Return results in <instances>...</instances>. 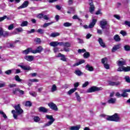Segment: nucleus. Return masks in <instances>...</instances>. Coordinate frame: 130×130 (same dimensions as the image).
Instances as JSON below:
<instances>
[{
  "label": "nucleus",
  "instance_id": "1",
  "mask_svg": "<svg viewBox=\"0 0 130 130\" xmlns=\"http://www.w3.org/2000/svg\"><path fill=\"white\" fill-rule=\"evenodd\" d=\"M117 64L118 66V68L117 69V72H129L130 67H125L123 66H125L126 63L124 60H118L117 61Z\"/></svg>",
  "mask_w": 130,
  "mask_h": 130
},
{
  "label": "nucleus",
  "instance_id": "2",
  "mask_svg": "<svg viewBox=\"0 0 130 130\" xmlns=\"http://www.w3.org/2000/svg\"><path fill=\"white\" fill-rule=\"evenodd\" d=\"M107 120H109L110 121H115L116 122H118V121H120V116L119 114L117 113H115L112 116H109L106 118Z\"/></svg>",
  "mask_w": 130,
  "mask_h": 130
},
{
  "label": "nucleus",
  "instance_id": "3",
  "mask_svg": "<svg viewBox=\"0 0 130 130\" xmlns=\"http://www.w3.org/2000/svg\"><path fill=\"white\" fill-rule=\"evenodd\" d=\"M46 118H47V119H49L50 121L48 122L47 123L44 124L43 127L50 126V125H51L55 120L54 118H53V117L51 115H46Z\"/></svg>",
  "mask_w": 130,
  "mask_h": 130
},
{
  "label": "nucleus",
  "instance_id": "4",
  "mask_svg": "<svg viewBox=\"0 0 130 130\" xmlns=\"http://www.w3.org/2000/svg\"><path fill=\"white\" fill-rule=\"evenodd\" d=\"M100 27L102 29H109V23L107 22L106 19H103L100 21Z\"/></svg>",
  "mask_w": 130,
  "mask_h": 130
},
{
  "label": "nucleus",
  "instance_id": "5",
  "mask_svg": "<svg viewBox=\"0 0 130 130\" xmlns=\"http://www.w3.org/2000/svg\"><path fill=\"white\" fill-rule=\"evenodd\" d=\"M96 23H97V19H95L92 17V21L90 23L89 26H88V25H83V27L84 28V29H88V28L91 29V28L94 27V26L96 24Z\"/></svg>",
  "mask_w": 130,
  "mask_h": 130
},
{
  "label": "nucleus",
  "instance_id": "6",
  "mask_svg": "<svg viewBox=\"0 0 130 130\" xmlns=\"http://www.w3.org/2000/svg\"><path fill=\"white\" fill-rule=\"evenodd\" d=\"M102 90H103V88L102 87L92 86L89 88L86 92L87 93H93V92H95L96 91H101Z\"/></svg>",
  "mask_w": 130,
  "mask_h": 130
},
{
  "label": "nucleus",
  "instance_id": "7",
  "mask_svg": "<svg viewBox=\"0 0 130 130\" xmlns=\"http://www.w3.org/2000/svg\"><path fill=\"white\" fill-rule=\"evenodd\" d=\"M89 12L91 14H93V12L95 11V6H94V4L93 3V0H89Z\"/></svg>",
  "mask_w": 130,
  "mask_h": 130
},
{
  "label": "nucleus",
  "instance_id": "8",
  "mask_svg": "<svg viewBox=\"0 0 130 130\" xmlns=\"http://www.w3.org/2000/svg\"><path fill=\"white\" fill-rule=\"evenodd\" d=\"M49 107L51 108L52 110H54V111H57L58 110V108H57V106L53 103H49L48 104Z\"/></svg>",
  "mask_w": 130,
  "mask_h": 130
},
{
  "label": "nucleus",
  "instance_id": "9",
  "mask_svg": "<svg viewBox=\"0 0 130 130\" xmlns=\"http://www.w3.org/2000/svg\"><path fill=\"white\" fill-rule=\"evenodd\" d=\"M64 48L63 50L64 51H66V52H69L70 51V48H66V47H71V44L69 42H64Z\"/></svg>",
  "mask_w": 130,
  "mask_h": 130
},
{
  "label": "nucleus",
  "instance_id": "10",
  "mask_svg": "<svg viewBox=\"0 0 130 130\" xmlns=\"http://www.w3.org/2000/svg\"><path fill=\"white\" fill-rule=\"evenodd\" d=\"M14 108L16 111V113H17V114L20 115V114H22V113H23V110H22V109H21V107H20V105H18L17 106H15L14 107Z\"/></svg>",
  "mask_w": 130,
  "mask_h": 130
},
{
  "label": "nucleus",
  "instance_id": "11",
  "mask_svg": "<svg viewBox=\"0 0 130 130\" xmlns=\"http://www.w3.org/2000/svg\"><path fill=\"white\" fill-rule=\"evenodd\" d=\"M18 67H19L20 68H21V69H22V70H24V71H31V67L29 66H24V65H22V64H19L18 66Z\"/></svg>",
  "mask_w": 130,
  "mask_h": 130
},
{
  "label": "nucleus",
  "instance_id": "12",
  "mask_svg": "<svg viewBox=\"0 0 130 130\" xmlns=\"http://www.w3.org/2000/svg\"><path fill=\"white\" fill-rule=\"evenodd\" d=\"M121 48V45L120 44L115 45L113 46L112 49V52H115L116 50H118V49Z\"/></svg>",
  "mask_w": 130,
  "mask_h": 130
},
{
  "label": "nucleus",
  "instance_id": "13",
  "mask_svg": "<svg viewBox=\"0 0 130 130\" xmlns=\"http://www.w3.org/2000/svg\"><path fill=\"white\" fill-rule=\"evenodd\" d=\"M32 51L33 50L32 49V48H28L26 50L22 51V53H23V54L27 55V54H29L30 52H31V53H32Z\"/></svg>",
  "mask_w": 130,
  "mask_h": 130
},
{
  "label": "nucleus",
  "instance_id": "14",
  "mask_svg": "<svg viewBox=\"0 0 130 130\" xmlns=\"http://www.w3.org/2000/svg\"><path fill=\"white\" fill-rule=\"evenodd\" d=\"M43 48L42 46H39L36 50H32V53H40L42 51Z\"/></svg>",
  "mask_w": 130,
  "mask_h": 130
},
{
  "label": "nucleus",
  "instance_id": "15",
  "mask_svg": "<svg viewBox=\"0 0 130 130\" xmlns=\"http://www.w3.org/2000/svg\"><path fill=\"white\" fill-rule=\"evenodd\" d=\"M29 5V2L28 1H25L22 5H21L20 7L18 8V10H20V9H24L25 8H27L28 6Z\"/></svg>",
  "mask_w": 130,
  "mask_h": 130
},
{
  "label": "nucleus",
  "instance_id": "16",
  "mask_svg": "<svg viewBox=\"0 0 130 130\" xmlns=\"http://www.w3.org/2000/svg\"><path fill=\"white\" fill-rule=\"evenodd\" d=\"M24 59L27 60V61H33L34 59V56L32 55H26L24 57Z\"/></svg>",
  "mask_w": 130,
  "mask_h": 130
},
{
  "label": "nucleus",
  "instance_id": "17",
  "mask_svg": "<svg viewBox=\"0 0 130 130\" xmlns=\"http://www.w3.org/2000/svg\"><path fill=\"white\" fill-rule=\"evenodd\" d=\"M98 41L99 43L100 44L101 46H102V47H103V48H105V47H106V45H105V43L103 42V40H102L101 38H100L99 39Z\"/></svg>",
  "mask_w": 130,
  "mask_h": 130
},
{
  "label": "nucleus",
  "instance_id": "18",
  "mask_svg": "<svg viewBox=\"0 0 130 130\" xmlns=\"http://www.w3.org/2000/svg\"><path fill=\"white\" fill-rule=\"evenodd\" d=\"M120 84L121 83L119 81H117V82L109 81V85H110V86H119Z\"/></svg>",
  "mask_w": 130,
  "mask_h": 130
},
{
  "label": "nucleus",
  "instance_id": "19",
  "mask_svg": "<svg viewBox=\"0 0 130 130\" xmlns=\"http://www.w3.org/2000/svg\"><path fill=\"white\" fill-rule=\"evenodd\" d=\"M58 57H60L61 60H62V61H67V58H66V56L64 55L59 53L57 55Z\"/></svg>",
  "mask_w": 130,
  "mask_h": 130
},
{
  "label": "nucleus",
  "instance_id": "20",
  "mask_svg": "<svg viewBox=\"0 0 130 130\" xmlns=\"http://www.w3.org/2000/svg\"><path fill=\"white\" fill-rule=\"evenodd\" d=\"M129 90V89L123 90H122L123 93L121 94V96L122 97H124V98L127 97L128 94H127V93H126V92H129L130 91H127Z\"/></svg>",
  "mask_w": 130,
  "mask_h": 130
},
{
  "label": "nucleus",
  "instance_id": "21",
  "mask_svg": "<svg viewBox=\"0 0 130 130\" xmlns=\"http://www.w3.org/2000/svg\"><path fill=\"white\" fill-rule=\"evenodd\" d=\"M39 111H40V112H44V113H45L48 112V109L43 107H40L39 109Z\"/></svg>",
  "mask_w": 130,
  "mask_h": 130
},
{
  "label": "nucleus",
  "instance_id": "22",
  "mask_svg": "<svg viewBox=\"0 0 130 130\" xmlns=\"http://www.w3.org/2000/svg\"><path fill=\"white\" fill-rule=\"evenodd\" d=\"M85 69L87 70V71H89V72H93L94 71V69L93 68V67L91 66L90 64H87L85 66Z\"/></svg>",
  "mask_w": 130,
  "mask_h": 130
},
{
  "label": "nucleus",
  "instance_id": "23",
  "mask_svg": "<svg viewBox=\"0 0 130 130\" xmlns=\"http://www.w3.org/2000/svg\"><path fill=\"white\" fill-rule=\"evenodd\" d=\"M81 128V125H78L76 126H72L69 128L70 130H79Z\"/></svg>",
  "mask_w": 130,
  "mask_h": 130
},
{
  "label": "nucleus",
  "instance_id": "24",
  "mask_svg": "<svg viewBox=\"0 0 130 130\" xmlns=\"http://www.w3.org/2000/svg\"><path fill=\"white\" fill-rule=\"evenodd\" d=\"M116 102V99L111 98L108 101V103L109 104H114Z\"/></svg>",
  "mask_w": 130,
  "mask_h": 130
},
{
  "label": "nucleus",
  "instance_id": "25",
  "mask_svg": "<svg viewBox=\"0 0 130 130\" xmlns=\"http://www.w3.org/2000/svg\"><path fill=\"white\" fill-rule=\"evenodd\" d=\"M15 81H17V82H18L19 83H23V82H24V80L21 79L18 75H16L15 76Z\"/></svg>",
  "mask_w": 130,
  "mask_h": 130
},
{
  "label": "nucleus",
  "instance_id": "26",
  "mask_svg": "<svg viewBox=\"0 0 130 130\" xmlns=\"http://www.w3.org/2000/svg\"><path fill=\"white\" fill-rule=\"evenodd\" d=\"M17 31V32H23V29L22 28V27L17 28L13 31V34L15 35L18 34V32Z\"/></svg>",
  "mask_w": 130,
  "mask_h": 130
},
{
  "label": "nucleus",
  "instance_id": "27",
  "mask_svg": "<svg viewBox=\"0 0 130 130\" xmlns=\"http://www.w3.org/2000/svg\"><path fill=\"white\" fill-rule=\"evenodd\" d=\"M114 40L116 41V42H119L120 41L121 39L120 37H119V36L118 35H115L114 36Z\"/></svg>",
  "mask_w": 130,
  "mask_h": 130
},
{
  "label": "nucleus",
  "instance_id": "28",
  "mask_svg": "<svg viewBox=\"0 0 130 130\" xmlns=\"http://www.w3.org/2000/svg\"><path fill=\"white\" fill-rule=\"evenodd\" d=\"M50 46H52L53 47H56L58 45V42L54 41L50 43Z\"/></svg>",
  "mask_w": 130,
  "mask_h": 130
},
{
  "label": "nucleus",
  "instance_id": "29",
  "mask_svg": "<svg viewBox=\"0 0 130 130\" xmlns=\"http://www.w3.org/2000/svg\"><path fill=\"white\" fill-rule=\"evenodd\" d=\"M85 63V60L82 59L80 60L79 62L76 63L73 65V67H78V66H80V64H82V63Z\"/></svg>",
  "mask_w": 130,
  "mask_h": 130
},
{
  "label": "nucleus",
  "instance_id": "30",
  "mask_svg": "<svg viewBox=\"0 0 130 130\" xmlns=\"http://www.w3.org/2000/svg\"><path fill=\"white\" fill-rule=\"evenodd\" d=\"M60 34L59 32H53L50 35V37H57V36H59Z\"/></svg>",
  "mask_w": 130,
  "mask_h": 130
},
{
  "label": "nucleus",
  "instance_id": "31",
  "mask_svg": "<svg viewBox=\"0 0 130 130\" xmlns=\"http://www.w3.org/2000/svg\"><path fill=\"white\" fill-rule=\"evenodd\" d=\"M21 27H26L28 26V21H23L21 24H20Z\"/></svg>",
  "mask_w": 130,
  "mask_h": 130
},
{
  "label": "nucleus",
  "instance_id": "32",
  "mask_svg": "<svg viewBox=\"0 0 130 130\" xmlns=\"http://www.w3.org/2000/svg\"><path fill=\"white\" fill-rule=\"evenodd\" d=\"M56 90H57L56 85H55V84H53L52 86L51 90L52 93H53V92H55Z\"/></svg>",
  "mask_w": 130,
  "mask_h": 130
},
{
  "label": "nucleus",
  "instance_id": "33",
  "mask_svg": "<svg viewBox=\"0 0 130 130\" xmlns=\"http://www.w3.org/2000/svg\"><path fill=\"white\" fill-rule=\"evenodd\" d=\"M76 90H77V88H76L71 89L70 90H69L68 92V95H72V94H73V93H74V92H75V91H76Z\"/></svg>",
  "mask_w": 130,
  "mask_h": 130
},
{
  "label": "nucleus",
  "instance_id": "34",
  "mask_svg": "<svg viewBox=\"0 0 130 130\" xmlns=\"http://www.w3.org/2000/svg\"><path fill=\"white\" fill-rule=\"evenodd\" d=\"M75 74H76V75L77 76H82V75H83V73L80 70H76Z\"/></svg>",
  "mask_w": 130,
  "mask_h": 130
},
{
  "label": "nucleus",
  "instance_id": "35",
  "mask_svg": "<svg viewBox=\"0 0 130 130\" xmlns=\"http://www.w3.org/2000/svg\"><path fill=\"white\" fill-rule=\"evenodd\" d=\"M51 24H53V22H48V23H45L43 27L44 28H46V27H48V26H50V25H51Z\"/></svg>",
  "mask_w": 130,
  "mask_h": 130
},
{
  "label": "nucleus",
  "instance_id": "36",
  "mask_svg": "<svg viewBox=\"0 0 130 130\" xmlns=\"http://www.w3.org/2000/svg\"><path fill=\"white\" fill-rule=\"evenodd\" d=\"M0 114L3 116V117L5 118V119H7L8 118V117L7 116V115L3 111H0Z\"/></svg>",
  "mask_w": 130,
  "mask_h": 130
},
{
  "label": "nucleus",
  "instance_id": "37",
  "mask_svg": "<svg viewBox=\"0 0 130 130\" xmlns=\"http://www.w3.org/2000/svg\"><path fill=\"white\" fill-rule=\"evenodd\" d=\"M89 57H90V53L88 52H86L83 54V57H84V58H88Z\"/></svg>",
  "mask_w": 130,
  "mask_h": 130
},
{
  "label": "nucleus",
  "instance_id": "38",
  "mask_svg": "<svg viewBox=\"0 0 130 130\" xmlns=\"http://www.w3.org/2000/svg\"><path fill=\"white\" fill-rule=\"evenodd\" d=\"M75 95H76V97L77 99V101L78 102H81V97L80 96V95H79V94H78L77 92L75 93Z\"/></svg>",
  "mask_w": 130,
  "mask_h": 130
},
{
  "label": "nucleus",
  "instance_id": "39",
  "mask_svg": "<svg viewBox=\"0 0 130 130\" xmlns=\"http://www.w3.org/2000/svg\"><path fill=\"white\" fill-rule=\"evenodd\" d=\"M63 26H64V27H71V26H72V23L70 22H65L63 23Z\"/></svg>",
  "mask_w": 130,
  "mask_h": 130
},
{
  "label": "nucleus",
  "instance_id": "40",
  "mask_svg": "<svg viewBox=\"0 0 130 130\" xmlns=\"http://www.w3.org/2000/svg\"><path fill=\"white\" fill-rule=\"evenodd\" d=\"M37 32L38 33H39V34H44V29H42L41 28H39L37 30Z\"/></svg>",
  "mask_w": 130,
  "mask_h": 130
},
{
  "label": "nucleus",
  "instance_id": "41",
  "mask_svg": "<svg viewBox=\"0 0 130 130\" xmlns=\"http://www.w3.org/2000/svg\"><path fill=\"white\" fill-rule=\"evenodd\" d=\"M34 120L35 122H39V121L40 120V118L38 116H36L34 118Z\"/></svg>",
  "mask_w": 130,
  "mask_h": 130
},
{
  "label": "nucleus",
  "instance_id": "42",
  "mask_svg": "<svg viewBox=\"0 0 130 130\" xmlns=\"http://www.w3.org/2000/svg\"><path fill=\"white\" fill-rule=\"evenodd\" d=\"M124 50L125 51H130V47L129 46L126 45L124 46Z\"/></svg>",
  "mask_w": 130,
  "mask_h": 130
},
{
  "label": "nucleus",
  "instance_id": "43",
  "mask_svg": "<svg viewBox=\"0 0 130 130\" xmlns=\"http://www.w3.org/2000/svg\"><path fill=\"white\" fill-rule=\"evenodd\" d=\"M16 111L15 110L12 111V113L13 114V117L15 119H17L18 115H16L15 113Z\"/></svg>",
  "mask_w": 130,
  "mask_h": 130
},
{
  "label": "nucleus",
  "instance_id": "44",
  "mask_svg": "<svg viewBox=\"0 0 130 130\" xmlns=\"http://www.w3.org/2000/svg\"><path fill=\"white\" fill-rule=\"evenodd\" d=\"M108 60V59L106 57L102 58V63L104 64V63H106V62H107Z\"/></svg>",
  "mask_w": 130,
  "mask_h": 130
},
{
  "label": "nucleus",
  "instance_id": "45",
  "mask_svg": "<svg viewBox=\"0 0 130 130\" xmlns=\"http://www.w3.org/2000/svg\"><path fill=\"white\" fill-rule=\"evenodd\" d=\"M2 36H3V37H7V36H9V32L3 30V35H2Z\"/></svg>",
  "mask_w": 130,
  "mask_h": 130
},
{
  "label": "nucleus",
  "instance_id": "46",
  "mask_svg": "<svg viewBox=\"0 0 130 130\" xmlns=\"http://www.w3.org/2000/svg\"><path fill=\"white\" fill-rule=\"evenodd\" d=\"M5 74H6V75H12V70H9L5 71Z\"/></svg>",
  "mask_w": 130,
  "mask_h": 130
},
{
  "label": "nucleus",
  "instance_id": "47",
  "mask_svg": "<svg viewBox=\"0 0 130 130\" xmlns=\"http://www.w3.org/2000/svg\"><path fill=\"white\" fill-rule=\"evenodd\" d=\"M123 24L125 25V26H127L128 27H130V21H127V20L125 21Z\"/></svg>",
  "mask_w": 130,
  "mask_h": 130
},
{
  "label": "nucleus",
  "instance_id": "48",
  "mask_svg": "<svg viewBox=\"0 0 130 130\" xmlns=\"http://www.w3.org/2000/svg\"><path fill=\"white\" fill-rule=\"evenodd\" d=\"M104 67L106 70H109V69L110 68L109 64H108L107 63H104Z\"/></svg>",
  "mask_w": 130,
  "mask_h": 130
},
{
  "label": "nucleus",
  "instance_id": "49",
  "mask_svg": "<svg viewBox=\"0 0 130 130\" xmlns=\"http://www.w3.org/2000/svg\"><path fill=\"white\" fill-rule=\"evenodd\" d=\"M27 34H31V33H34L35 32V29H31L30 30H27Z\"/></svg>",
  "mask_w": 130,
  "mask_h": 130
},
{
  "label": "nucleus",
  "instance_id": "50",
  "mask_svg": "<svg viewBox=\"0 0 130 130\" xmlns=\"http://www.w3.org/2000/svg\"><path fill=\"white\" fill-rule=\"evenodd\" d=\"M74 12H75V8L71 7L70 11H68V14H72V13H74Z\"/></svg>",
  "mask_w": 130,
  "mask_h": 130
},
{
  "label": "nucleus",
  "instance_id": "51",
  "mask_svg": "<svg viewBox=\"0 0 130 130\" xmlns=\"http://www.w3.org/2000/svg\"><path fill=\"white\" fill-rule=\"evenodd\" d=\"M4 35V28L0 27V37Z\"/></svg>",
  "mask_w": 130,
  "mask_h": 130
},
{
  "label": "nucleus",
  "instance_id": "52",
  "mask_svg": "<svg viewBox=\"0 0 130 130\" xmlns=\"http://www.w3.org/2000/svg\"><path fill=\"white\" fill-rule=\"evenodd\" d=\"M53 51L55 53H56V52H58L59 51V49L57 48V47H55L53 48Z\"/></svg>",
  "mask_w": 130,
  "mask_h": 130
},
{
  "label": "nucleus",
  "instance_id": "53",
  "mask_svg": "<svg viewBox=\"0 0 130 130\" xmlns=\"http://www.w3.org/2000/svg\"><path fill=\"white\" fill-rule=\"evenodd\" d=\"M29 94L31 95V96H32V97H36L37 95V94H36V92H30Z\"/></svg>",
  "mask_w": 130,
  "mask_h": 130
},
{
  "label": "nucleus",
  "instance_id": "54",
  "mask_svg": "<svg viewBox=\"0 0 130 130\" xmlns=\"http://www.w3.org/2000/svg\"><path fill=\"white\" fill-rule=\"evenodd\" d=\"M43 19H44V20H49V15H44L43 16Z\"/></svg>",
  "mask_w": 130,
  "mask_h": 130
},
{
  "label": "nucleus",
  "instance_id": "55",
  "mask_svg": "<svg viewBox=\"0 0 130 130\" xmlns=\"http://www.w3.org/2000/svg\"><path fill=\"white\" fill-rule=\"evenodd\" d=\"M120 34L122 35V36H126V32L124 30H121Z\"/></svg>",
  "mask_w": 130,
  "mask_h": 130
},
{
  "label": "nucleus",
  "instance_id": "56",
  "mask_svg": "<svg viewBox=\"0 0 130 130\" xmlns=\"http://www.w3.org/2000/svg\"><path fill=\"white\" fill-rule=\"evenodd\" d=\"M13 29H14V24H10L8 26V30H13Z\"/></svg>",
  "mask_w": 130,
  "mask_h": 130
},
{
  "label": "nucleus",
  "instance_id": "57",
  "mask_svg": "<svg viewBox=\"0 0 130 130\" xmlns=\"http://www.w3.org/2000/svg\"><path fill=\"white\" fill-rule=\"evenodd\" d=\"M78 52L79 53H81V52H86V50L85 49H78Z\"/></svg>",
  "mask_w": 130,
  "mask_h": 130
},
{
  "label": "nucleus",
  "instance_id": "58",
  "mask_svg": "<svg viewBox=\"0 0 130 130\" xmlns=\"http://www.w3.org/2000/svg\"><path fill=\"white\" fill-rule=\"evenodd\" d=\"M32 104L31 103L30 101H27L25 103V106H31Z\"/></svg>",
  "mask_w": 130,
  "mask_h": 130
},
{
  "label": "nucleus",
  "instance_id": "59",
  "mask_svg": "<svg viewBox=\"0 0 130 130\" xmlns=\"http://www.w3.org/2000/svg\"><path fill=\"white\" fill-rule=\"evenodd\" d=\"M29 82H31V83H33L34 82H38V80L37 79H29L28 80Z\"/></svg>",
  "mask_w": 130,
  "mask_h": 130
},
{
  "label": "nucleus",
  "instance_id": "60",
  "mask_svg": "<svg viewBox=\"0 0 130 130\" xmlns=\"http://www.w3.org/2000/svg\"><path fill=\"white\" fill-rule=\"evenodd\" d=\"M35 41L37 43H40L41 42V40L40 38H37L35 39Z\"/></svg>",
  "mask_w": 130,
  "mask_h": 130
},
{
  "label": "nucleus",
  "instance_id": "61",
  "mask_svg": "<svg viewBox=\"0 0 130 130\" xmlns=\"http://www.w3.org/2000/svg\"><path fill=\"white\" fill-rule=\"evenodd\" d=\"M88 85H89V82L86 81L82 85V87L83 88H85V87H87Z\"/></svg>",
  "mask_w": 130,
  "mask_h": 130
},
{
  "label": "nucleus",
  "instance_id": "62",
  "mask_svg": "<svg viewBox=\"0 0 130 130\" xmlns=\"http://www.w3.org/2000/svg\"><path fill=\"white\" fill-rule=\"evenodd\" d=\"M92 37V35L91 34H87L86 36V39H90Z\"/></svg>",
  "mask_w": 130,
  "mask_h": 130
},
{
  "label": "nucleus",
  "instance_id": "63",
  "mask_svg": "<svg viewBox=\"0 0 130 130\" xmlns=\"http://www.w3.org/2000/svg\"><path fill=\"white\" fill-rule=\"evenodd\" d=\"M125 80L126 82H127V83H130L129 77H128V76H126V77H125Z\"/></svg>",
  "mask_w": 130,
  "mask_h": 130
},
{
  "label": "nucleus",
  "instance_id": "64",
  "mask_svg": "<svg viewBox=\"0 0 130 130\" xmlns=\"http://www.w3.org/2000/svg\"><path fill=\"white\" fill-rule=\"evenodd\" d=\"M77 40L78 41V43H80V44L84 43V40H82V39H81L80 38H78Z\"/></svg>",
  "mask_w": 130,
  "mask_h": 130
}]
</instances>
